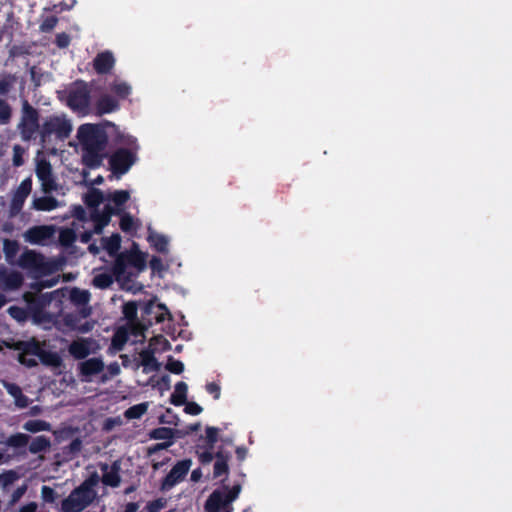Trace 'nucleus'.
Segmentation results:
<instances>
[{"mask_svg": "<svg viewBox=\"0 0 512 512\" xmlns=\"http://www.w3.org/2000/svg\"><path fill=\"white\" fill-rule=\"evenodd\" d=\"M77 138L82 146L84 164L91 169L100 167L108 144L105 127L101 124H82L77 130Z\"/></svg>", "mask_w": 512, "mask_h": 512, "instance_id": "f257e3e1", "label": "nucleus"}, {"mask_svg": "<svg viewBox=\"0 0 512 512\" xmlns=\"http://www.w3.org/2000/svg\"><path fill=\"white\" fill-rule=\"evenodd\" d=\"M147 266V254L139 250L137 243L133 242L130 250L117 255L112 270L118 282L127 284L132 282Z\"/></svg>", "mask_w": 512, "mask_h": 512, "instance_id": "f03ea898", "label": "nucleus"}, {"mask_svg": "<svg viewBox=\"0 0 512 512\" xmlns=\"http://www.w3.org/2000/svg\"><path fill=\"white\" fill-rule=\"evenodd\" d=\"M30 440V435L18 432L8 436L5 441H0V444L13 448L14 456H26L27 446L31 454L45 452L51 446L50 439L45 435L37 436L31 442Z\"/></svg>", "mask_w": 512, "mask_h": 512, "instance_id": "7ed1b4c3", "label": "nucleus"}, {"mask_svg": "<svg viewBox=\"0 0 512 512\" xmlns=\"http://www.w3.org/2000/svg\"><path fill=\"white\" fill-rule=\"evenodd\" d=\"M39 111L33 107L27 100H23L21 108V117L17 129L22 141L30 142L36 140L39 136L41 125L39 123Z\"/></svg>", "mask_w": 512, "mask_h": 512, "instance_id": "20e7f679", "label": "nucleus"}, {"mask_svg": "<svg viewBox=\"0 0 512 512\" xmlns=\"http://www.w3.org/2000/svg\"><path fill=\"white\" fill-rule=\"evenodd\" d=\"M72 132V124L65 115H51L44 119L39 131L40 144L44 145L52 135L58 140L67 139Z\"/></svg>", "mask_w": 512, "mask_h": 512, "instance_id": "39448f33", "label": "nucleus"}, {"mask_svg": "<svg viewBox=\"0 0 512 512\" xmlns=\"http://www.w3.org/2000/svg\"><path fill=\"white\" fill-rule=\"evenodd\" d=\"M91 104V89L83 80H77L67 92L66 105L74 112L88 114Z\"/></svg>", "mask_w": 512, "mask_h": 512, "instance_id": "423d86ee", "label": "nucleus"}, {"mask_svg": "<svg viewBox=\"0 0 512 512\" xmlns=\"http://www.w3.org/2000/svg\"><path fill=\"white\" fill-rule=\"evenodd\" d=\"M97 499V492H90L83 486L79 485L74 488L71 493L62 500V512H82L89 507Z\"/></svg>", "mask_w": 512, "mask_h": 512, "instance_id": "0eeeda50", "label": "nucleus"}, {"mask_svg": "<svg viewBox=\"0 0 512 512\" xmlns=\"http://www.w3.org/2000/svg\"><path fill=\"white\" fill-rule=\"evenodd\" d=\"M205 432V437L202 435L199 437V441H203L204 444L199 443L196 445V454L202 465L210 464L215 458L213 449L218 441L219 429L213 426H207Z\"/></svg>", "mask_w": 512, "mask_h": 512, "instance_id": "6e6552de", "label": "nucleus"}, {"mask_svg": "<svg viewBox=\"0 0 512 512\" xmlns=\"http://www.w3.org/2000/svg\"><path fill=\"white\" fill-rule=\"evenodd\" d=\"M136 159V154L131 150L119 148L109 158L110 170L119 178L129 171Z\"/></svg>", "mask_w": 512, "mask_h": 512, "instance_id": "1a4fd4ad", "label": "nucleus"}, {"mask_svg": "<svg viewBox=\"0 0 512 512\" xmlns=\"http://www.w3.org/2000/svg\"><path fill=\"white\" fill-rule=\"evenodd\" d=\"M18 265L37 274L46 275L50 272L49 264L44 256L34 250H25L19 257Z\"/></svg>", "mask_w": 512, "mask_h": 512, "instance_id": "9d476101", "label": "nucleus"}, {"mask_svg": "<svg viewBox=\"0 0 512 512\" xmlns=\"http://www.w3.org/2000/svg\"><path fill=\"white\" fill-rule=\"evenodd\" d=\"M200 428L201 424L199 422L187 425L183 428L162 427V450L171 446L174 439L184 438L185 436L198 431Z\"/></svg>", "mask_w": 512, "mask_h": 512, "instance_id": "9b49d317", "label": "nucleus"}, {"mask_svg": "<svg viewBox=\"0 0 512 512\" xmlns=\"http://www.w3.org/2000/svg\"><path fill=\"white\" fill-rule=\"evenodd\" d=\"M24 301L32 315V320H53L50 315H42V311L47 304L44 296L32 292H26L23 296Z\"/></svg>", "mask_w": 512, "mask_h": 512, "instance_id": "f8f14e48", "label": "nucleus"}, {"mask_svg": "<svg viewBox=\"0 0 512 512\" xmlns=\"http://www.w3.org/2000/svg\"><path fill=\"white\" fill-rule=\"evenodd\" d=\"M32 191V179L30 177L22 180L14 192L10 202L11 215H17L23 208L26 198Z\"/></svg>", "mask_w": 512, "mask_h": 512, "instance_id": "ddd939ff", "label": "nucleus"}, {"mask_svg": "<svg viewBox=\"0 0 512 512\" xmlns=\"http://www.w3.org/2000/svg\"><path fill=\"white\" fill-rule=\"evenodd\" d=\"M191 466V460L184 459L177 462L171 471L166 475L164 479H162V490L170 489L175 484L182 481L187 475Z\"/></svg>", "mask_w": 512, "mask_h": 512, "instance_id": "4468645a", "label": "nucleus"}, {"mask_svg": "<svg viewBox=\"0 0 512 512\" xmlns=\"http://www.w3.org/2000/svg\"><path fill=\"white\" fill-rule=\"evenodd\" d=\"M154 322H126L128 327H120L114 333L111 340V348L117 352L122 351L129 340V328L137 324L142 329H148Z\"/></svg>", "mask_w": 512, "mask_h": 512, "instance_id": "2eb2a0df", "label": "nucleus"}, {"mask_svg": "<svg viewBox=\"0 0 512 512\" xmlns=\"http://www.w3.org/2000/svg\"><path fill=\"white\" fill-rule=\"evenodd\" d=\"M100 470L102 471L101 481L104 485L116 488L121 483L120 476V462L114 461L111 465L107 463H100Z\"/></svg>", "mask_w": 512, "mask_h": 512, "instance_id": "dca6fc26", "label": "nucleus"}, {"mask_svg": "<svg viewBox=\"0 0 512 512\" xmlns=\"http://www.w3.org/2000/svg\"><path fill=\"white\" fill-rule=\"evenodd\" d=\"M169 239L167 236L162 235V274L164 272L175 274L181 268V262L178 257L171 254L169 250Z\"/></svg>", "mask_w": 512, "mask_h": 512, "instance_id": "f3484780", "label": "nucleus"}, {"mask_svg": "<svg viewBox=\"0 0 512 512\" xmlns=\"http://www.w3.org/2000/svg\"><path fill=\"white\" fill-rule=\"evenodd\" d=\"M54 234V228L48 225L33 226L25 233V239L31 244H43Z\"/></svg>", "mask_w": 512, "mask_h": 512, "instance_id": "a211bd4d", "label": "nucleus"}, {"mask_svg": "<svg viewBox=\"0 0 512 512\" xmlns=\"http://www.w3.org/2000/svg\"><path fill=\"white\" fill-rule=\"evenodd\" d=\"M0 343L9 349L21 350L27 355L37 356L38 358L41 352L44 351V349H42L38 343L15 341L14 338L11 337L7 339H0Z\"/></svg>", "mask_w": 512, "mask_h": 512, "instance_id": "6ab92c4d", "label": "nucleus"}, {"mask_svg": "<svg viewBox=\"0 0 512 512\" xmlns=\"http://www.w3.org/2000/svg\"><path fill=\"white\" fill-rule=\"evenodd\" d=\"M104 362L100 358H90L78 364L79 375L85 381H89L94 375L101 373Z\"/></svg>", "mask_w": 512, "mask_h": 512, "instance_id": "aec40b11", "label": "nucleus"}, {"mask_svg": "<svg viewBox=\"0 0 512 512\" xmlns=\"http://www.w3.org/2000/svg\"><path fill=\"white\" fill-rule=\"evenodd\" d=\"M115 58L111 51L100 52L93 59V68L99 75L108 74L114 68Z\"/></svg>", "mask_w": 512, "mask_h": 512, "instance_id": "412c9836", "label": "nucleus"}, {"mask_svg": "<svg viewBox=\"0 0 512 512\" xmlns=\"http://www.w3.org/2000/svg\"><path fill=\"white\" fill-rule=\"evenodd\" d=\"M93 343L91 338H78L71 342L68 351L75 359L82 360L91 353Z\"/></svg>", "mask_w": 512, "mask_h": 512, "instance_id": "4be33fe9", "label": "nucleus"}, {"mask_svg": "<svg viewBox=\"0 0 512 512\" xmlns=\"http://www.w3.org/2000/svg\"><path fill=\"white\" fill-rule=\"evenodd\" d=\"M120 109V103L115 97L104 94L95 103V111L98 116L109 114Z\"/></svg>", "mask_w": 512, "mask_h": 512, "instance_id": "5701e85b", "label": "nucleus"}, {"mask_svg": "<svg viewBox=\"0 0 512 512\" xmlns=\"http://www.w3.org/2000/svg\"><path fill=\"white\" fill-rule=\"evenodd\" d=\"M229 501L224 491L214 490L205 503L207 512H219L222 508H228Z\"/></svg>", "mask_w": 512, "mask_h": 512, "instance_id": "b1692460", "label": "nucleus"}, {"mask_svg": "<svg viewBox=\"0 0 512 512\" xmlns=\"http://www.w3.org/2000/svg\"><path fill=\"white\" fill-rule=\"evenodd\" d=\"M23 281L24 278L20 272L0 271V288L5 290H16L22 286Z\"/></svg>", "mask_w": 512, "mask_h": 512, "instance_id": "393cba45", "label": "nucleus"}, {"mask_svg": "<svg viewBox=\"0 0 512 512\" xmlns=\"http://www.w3.org/2000/svg\"><path fill=\"white\" fill-rule=\"evenodd\" d=\"M215 463L213 476L214 478L221 477L222 475H227L229 471L228 461L230 459L229 452H225L223 450H219L215 453Z\"/></svg>", "mask_w": 512, "mask_h": 512, "instance_id": "a878e982", "label": "nucleus"}, {"mask_svg": "<svg viewBox=\"0 0 512 512\" xmlns=\"http://www.w3.org/2000/svg\"><path fill=\"white\" fill-rule=\"evenodd\" d=\"M110 91L116 96L115 98L119 100H124L128 98L131 94L132 87L129 83L115 79L109 86Z\"/></svg>", "mask_w": 512, "mask_h": 512, "instance_id": "bb28decb", "label": "nucleus"}, {"mask_svg": "<svg viewBox=\"0 0 512 512\" xmlns=\"http://www.w3.org/2000/svg\"><path fill=\"white\" fill-rule=\"evenodd\" d=\"M188 385L179 381L176 383L174 392L171 394L170 403L174 406H182L187 401Z\"/></svg>", "mask_w": 512, "mask_h": 512, "instance_id": "cd10ccee", "label": "nucleus"}, {"mask_svg": "<svg viewBox=\"0 0 512 512\" xmlns=\"http://www.w3.org/2000/svg\"><path fill=\"white\" fill-rule=\"evenodd\" d=\"M58 207V201L53 196H42L34 198L32 208L37 211H52Z\"/></svg>", "mask_w": 512, "mask_h": 512, "instance_id": "c85d7f7f", "label": "nucleus"}, {"mask_svg": "<svg viewBox=\"0 0 512 512\" xmlns=\"http://www.w3.org/2000/svg\"><path fill=\"white\" fill-rule=\"evenodd\" d=\"M104 201H106V195L97 188H92L84 197V203L93 210H97Z\"/></svg>", "mask_w": 512, "mask_h": 512, "instance_id": "c756f323", "label": "nucleus"}, {"mask_svg": "<svg viewBox=\"0 0 512 512\" xmlns=\"http://www.w3.org/2000/svg\"><path fill=\"white\" fill-rule=\"evenodd\" d=\"M130 199V193L127 190H115L106 195V201L113 202L116 209H122Z\"/></svg>", "mask_w": 512, "mask_h": 512, "instance_id": "7c9ffc66", "label": "nucleus"}, {"mask_svg": "<svg viewBox=\"0 0 512 512\" xmlns=\"http://www.w3.org/2000/svg\"><path fill=\"white\" fill-rule=\"evenodd\" d=\"M102 245L110 256H114L121 247V237L117 233L112 234L110 237H103Z\"/></svg>", "mask_w": 512, "mask_h": 512, "instance_id": "2f4dec72", "label": "nucleus"}, {"mask_svg": "<svg viewBox=\"0 0 512 512\" xmlns=\"http://www.w3.org/2000/svg\"><path fill=\"white\" fill-rule=\"evenodd\" d=\"M41 363L48 367L59 368L62 365V358L57 352L44 350L39 355Z\"/></svg>", "mask_w": 512, "mask_h": 512, "instance_id": "473e14b6", "label": "nucleus"}, {"mask_svg": "<svg viewBox=\"0 0 512 512\" xmlns=\"http://www.w3.org/2000/svg\"><path fill=\"white\" fill-rule=\"evenodd\" d=\"M23 428L28 432L37 433L41 431H49L50 424L44 420L34 419L25 422Z\"/></svg>", "mask_w": 512, "mask_h": 512, "instance_id": "72a5a7b5", "label": "nucleus"}, {"mask_svg": "<svg viewBox=\"0 0 512 512\" xmlns=\"http://www.w3.org/2000/svg\"><path fill=\"white\" fill-rule=\"evenodd\" d=\"M114 274L110 273H100L94 276L93 278V285L100 289H106L109 288L114 281Z\"/></svg>", "mask_w": 512, "mask_h": 512, "instance_id": "f704fd0d", "label": "nucleus"}, {"mask_svg": "<svg viewBox=\"0 0 512 512\" xmlns=\"http://www.w3.org/2000/svg\"><path fill=\"white\" fill-rule=\"evenodd\" d=\"M164 368L172 374L180 375L184 371V363L175 359L173 356H168L164 364Z\"/></svg>", "mask_w": 512, "mask_h": 512, "instance_id": "c9c22d12", "label": "nucleus"}, {"mask_svg": "<svg viewBox=\"0 0 512 512\" xmlns=\"http://www.w3.org/2000/svg\"><path fill=\"white\" fill-rule=\"evenodd\" d=\"M70 298L73 303L79 306H84L88 304L90 300V294L88 291L80 290L78 288H74L71 291Z\"/></svg>", "mask_w": 512, "mask_h": 512, "instance_id": "e433bc0d", "label": "nucleus"}, {"mask_svg": "<svg viewBox=\"0 0 512 512\" xmlns=\"http://www.w3.org/2000/svg\"><path fill=\"white\" fill-rule=\"evenodd\" d=\"M35 172L40 181L53 175L51 164L45 159L38 161Z\"/></svg>", "mask_w": 512, "mask_h": 512, "instance_id": "4c0bfd02", "label": "nucleus"}, {"mask_svg": "<svg viewBox=\"0 0 512 512\" xmlns=\"http://www.w3.org/2000/svg\"><path fill=\"white\" fill-rule=\"evenodd\" d=\"M92 218L95 221V232L101 233L102 229L107 226L111 220L110 217H106V214L100 212L98 209L92 212Z\"/></svg>", "mask_w": 512, "mask_h": 512, "instance_id": "58836bf2", "label": "nucleus"}, {"mask_svg": "<svg viewBox=\"0 0 512 512\" xmlns=\"http://www.w3.org/2000/svg\"><path fill=\"white\" fill-rule=\"evenodd\" d=\"M147 410L145 403L137 404L129 407L125 412L124 416L127 419H139Z\"/></svg>", "mask_w": 512, "mask_h": 512, "instance_id": "ea45409f", "label": "nucleus"}, {"mask_svg": "<svg viewBox=\"0 0 512 512\" xmlns=\"http://www.w3.org/2000/svg\"><path fill=\"white\" fill-rule=\"evenodd\" d=\"M3 251L7 259L16 256L19 251V244L16 240L5 239L3 243Z\"/></svg>", "mask_w": 512, "mask_h": 512, "instance_id": "a19ab883", "label": "nucleus"}, {"mask_svg": "<svg viewBox=\"0 0 512 512\" xmlns=\"http://www.w3.org/2000/svg\"><path fill=\"white\" fill-rule=\"evenodd\" d=\"M12 117L11 106L3 99H0V124L6 125L10 122Z\"/></svg>", "mask_w": 512, "mask_h": 512, "instance_id": "79ce46f5", "label": "nucleus"}, {"mask_svg": "<svg viewBox=\"0 0 512 512\" xmlns=\"http://www.w3.org/2000/svg\"><path fill=\"white\" fill-rule=\"evenodd\" d=\"M76 240V234L72 229L66 228L60 231L59 242L65 247L71 246Z\"/></svg>", "mask_w": 512, "mask_h": 512, "instance_id": "37998d69", "label": "nucleus"}, {"mask_svg": "<svg viewBox=\"0 0 512 512\" xmlns=\"http://www.w3.org/2000/svg\"><path fill=\"white\" fill-rule=\"evenodd\" d=\"M120 228L125 233H130L135 230L134 219L129 213H121Z\"/></svg>", "mask_w": 512, "mask_h": 512, "instance_id": "c03bdc74", "label": "nucleus"}, {"mask_svg": "<svg viewBox=\"0 0 512 512\" xmlns=\"http://www.w3.org/2000/svg\"><path fill=\"white\" fill-rule=\"evenodd\" d=\"M124 316L119 320H139L137 318V306L133 302H128L123 307Z\"/></svg>", "mask_w": 512, "mask_h": 512, "instance_id": "a18cd8bd", "label": "nucleus"}, {"mask_svg": "<svg viewBox=\"0 0 512 512\" xmlns=\"http://www.w3.org/2000/svg\"><path fill=\"white\" fill-rule=\"evenodd\" d=\"M179 417L173 412L172 409L167 408L164 413H162V424H171L174 425V428H178L179 425Z\"/></svg>", "mask_w": 512, "mask_h": 512, "instance_id": "49530a36", "label": "nucleus"}, {"mask_svg": "<svg viewBox=\"0 0 512 512\" xmlns=\"http://www.w3.org/2000/svg\"><path fill=\"white\" fill-rule=\"evenodd\" d=\"M58 23V18L55 15L47 16L40 24V30L42 32L52 31Z\"/></svg>", "mask_w": 512, "mask_h": 512, "instance_id": "de8ad7c7", "label": "nucleus"}, {"mask_svg": "<svg viewBox=\"0 0 512 512\" xmlns=\"http://www.w3.org/2000/svg\"><path fill=\"white\" fill-rule=\"evenodd\" d=\"M100 481L99 475L94 472L87 479H85L80 485L89 490L90 492H96L94 489Z\"/></svg>", "mask_w": 512, "mask_h": 512, "instance_id": "09e8293b", "label": "nucleus"}, {"mask_svg": "<svg viewBox=\"0 0 512 512\" xmlns=\"http://www.w3.org/2000/svg\"><path fill=\"white\" fill-rule=\"evenodd\" d=\"M17 478L18 476L15 471H5L4 473L0 474V484L3 487H8L9 485L13 484V482L16 481Z\"/></svg>", "mask_w": 512, "mask_h": 512, "instance_id": "8fccbe9b", "label": "nucleus"}, {"mask_svg": "<svg viewBox=\"0 0 512 512\" xmlns=\"http://www.w3.org/2000/svg\"><path fill=\"white\" fill-rule=\"evenodd\" d=\"M14 77L7 76L0 79V96H6L12 89Z\"/></svg>", "mask_w": 512, "mask_h": 512, "instance_id": "3c124183", "label": "nucleus"}, {"mask_svg": "<svg viewBox=\"0 0 512 512\" xmlns=\"http://www.w3.org/2000/svg\"><path fill=\"white\" fill-rule=\"evenodd\" d=\"M41 496L44 502L53 503L56 499V492L53 488L43 485L41 488Z\"/></svg>", "mask_w": 512, "mask_h": 512, "instance_id": "603ef678", "label": "nucleus"}, {"mask_svg": "<svg viewBox=\"0 0 512 512\" xmlns=\"http://www.w3.org/2000/svg\"><path fill=\"white\" fill-rule=\"evenodd\" d=\"M8 312L14 320H26L27 311L24 308L18 306H11L8 309Z\"/></svg>", "mask_w": 512, "mask_h": 512, "instance_id": "864d4df0", "label": "nucleus"}, {"mask_svg": "<svg viewBox=\"0 0 512 512\" xmlns=\"http://www.w3.org/2000/svg\"><path fill=\"white\" fill-rule=\"evenodd\" d=\"M41 186H42V190L44 193H51V192L57 190V183H56L53 175L42 180Z\"/></svg>", "mask_w": 512, "mask_h": 512, "instance_id": "5fc2aeb1", "label": "nucleus"}, {"mask_svg": "<svg viewBox=\"0 0 512 512\" xmlns=\"http://www.w3.org/2000/svg\"><path fill=\"white\" fill-rule=\"evenodd\" d=\"M18 361L28 368L35 367L38 364L37 360L34 357H31V355H27L26 353L23 352L19 353Z\"/></svg>", "mask_w": 512, "mask_h": 512, "instance_id": "6e6d98bb", "label": "nucleus"}, {"mask_svg": "<svg viewBox=\"0 0 512 512\" xmlns=\"http://www.w3.org/2000/svg\"><path fill=\"white\" fill-rule=\"evenodd\" d=\"M184 405H185L184 411H185V413H187L189 415H199L203 411V408L196 402H187L186 401V403Z\"/></svg>", "mask_w": 512, "mask_h": 512, "instance_id": "4d7b16f0", "label": "nucleus"}, {"mask_svg": "<svg viewBox=\"0 0 512 512\" xmlns=\"http://www.w3.org/2000/svg\"><path fill=\"white\" fill-rule=\"evenodd\" d=\"M14 389L18 393V396L15 399V405L21 409L26 408L29 405L28 397L22 393V390L20 388H14Z\"/></svg>", "mask_w": 512, "mask_h": 512, "instance_id": "13d9d810", "label": "nucleus"}, {"mask_svg": "<svg viewBox=\"0 0 512 512\" xmlns=\"http://www.w3.org/2000/svg\"><path fill=\"white\" fill-rule=\"evenodd\" d=\"M206 391L213 396L215 400L220 398L221 387L216 382H210L206 384Z\"/></svg>", "mask_w": 512, "mask_h": 512, "instance_id": "bf43d9fd", "label": "nucleus"}, {"mask_svg": "<svg viewBox=\"0 0 512 512\" xmlns=\"http://www.w3.org/2000/svg\"><path fill=\"white\" fill-rule=\"evenodd\" d=\"M107 371H108L109 375H106V374L102 375V381L103 382H105L108 379L118 375L120 373V367H119L117 362H114V363H111L110 365H108Z\"/></svg>", "mask_w": 512, "mask_h": 512, "instance_id": "052dcab7", "label": "nucleus"}, {"mask_svg": "<svg viewBox=\"0 0 512 512\" xmlns=\"http://www.w3.org/2000/svg\"><path fill=\"white\" fill-rule=\"evenodd\" d=\"M241 492V485L240 484H235L233 485L227 493H225L229 503H232L233 501H235L239 494Z\"/></svg>", "mask_w": 512, "mask_h": 512, "instance_id": "680f3d73", "label": "nucleus"}, {"mask_svg": "<svg viewBox=\"0 0 512 512\" xmlns=\"http://www.w3.org/2000/svg\"><path fill=\"white\" fill-rule=\"evenodd\" d=\"M55 44L59 47V48H66L69 46L70 44V37L68 34L66 33H59L56 35V39H55Z\"/></svg>", "mask_w": 512, "mask_h": 512, "instance_id": "e2e57ef3", "label": "nucleus"}, {"mask_svg": "<svg viewBox=\"0 0 512 512\" xmlns=\"http://www.w3.org/2000/svg\"><path fill=\"white\" fill-rule=\"evenodd\" d=\"M106 214V217H112V215H121L122 209H116L115 207L111 206L110 204H106L101 211Z\"/></svg>", "mask_w": 512, "mask_h": 512, "instance_id": "0e129e2a", "label": "nucleus"}, {"mask_svg": "<svg viewBox=\"0 0 512 512\" xmlns=\"http://www.w3.org/2000/svg\"><path fill=\"white\" fill-rule=\"evenodd\" d=\"M27 487L26 485H22L21 487H18L13 493L11 497V502H17L26 492Z\"/></svg>", "mask_w": 512, "mask_h": 512, "instance_id": "69168bd1", "label": "nucleus"}, {"mask_svg": "<svg viewBox=\"0 0 512 512\" xmlns=\"http://www.w3.org/2000/svg\"><path fill=\"white\" fill-rule=\"evenodd\" d=\"M82 448V442L79 438L73 439L69 444V451L72 453L80 452Z\"/></svg>", "mask_w": 512, "mask_h": 512, "instance_id": "338daca9", "label": "nucleus"}, {"mask_svg": "<svg viewBox=\"0 0 512 512\" xmlns=\"http://www.w3.org/2000/svg\"><path fill=\"white\" fill-rule=\"evenodd\" d=\"M38 509V505L36 502H30L26 505H23L20 509H19V512H36Z\"/></svg>", "mask_w": 512, "mask_h": 512, "instance_id": "774afa93", "label": "nucleus"}]
</instances>
